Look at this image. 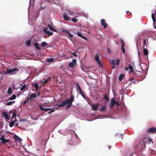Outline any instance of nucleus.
<instances>
[{"label":"nucleus","mask_w":156,"mask_h":156,"mask_svg":"<svg viewBox=\"0 0 156 156\" xmlns=\"http://www.w3.org/2000/svg\"><path fill=\"white\" fill-rule=\"evenodd\" d=\"M15 102V101H10L9 102L6 103V105H12L14 104Z\"/></svg>","instance_id":"473e14b6"},{"label":"nucleus","mask_w":156,"mask_h":156,"mask_svg":"<svg viewBox=\"0 0 156 156\" xmlns=\"http://www.w3.org/2000/svg\"><path fill=\"white\" fill-rule=\"evenodd\" d=\"M63 9V8H61V9H62V10L63 11H64V10Z\"/></svg>","instance_id":"bf43d9fd"},{"label":"nucleus","mask_w":156,"mask_h":156,"mask_svg":"<svg viewBox=\"0 0 156 156\" xmlns=\"http://www.w3.org/2000/svg\"><path fill=\"white\" fill-rule=\"evenodd\" d=\"M14 124V123L13 121L11 122L9 124V126L10 127H12Z\"/></svg>","instance_id":"58836bf2"},{"label":"nucleus","mask_w":156,"mask_h":156,"mask_svg":"<svg viewBox=\"0 0 156 156\" xmlns=\"http://www.w3.org/2000/svg\"><path fill=\"white\" fill-rule=\"evenodd\" d=\"M80 94L81 95V96L84 98H85V96H84V95L83 94L82 91L81 92H80Z\"/></svg>","instance_id":"37998d69"},{"label":"nucleus","mask_w":156,"mask_h":156,"mask_svg":"<svg viewBox=\"0 0 156 156\" xmlns=\"http://www.w3.org/2000/svg\"><path fill=\"white\" fill-rule=\"evenodd\" d=\"M147 139L148 142V144H150L151 143L152 144L153 143V142L152 141V140L151 139L150 137H148Z\"/></svg>","instance_id":"c756f323"},{"label":"nucleus","mask_w":156,"mask_h":156,"mask_svg":"<svg viewBox=\"0 0 156 156\" xmlns=\"http://www.w3.org/2000/svg\"><path fill=\"white\" fill-rule=\"evenodd\" d=\"M155 28L156 29V25L155 26Z\"/></svg>","instance_id":"680f3d73"},{"label":"nucleus","mask_w":156,"mask_h":156,"mask_svg":"<svg viewBox=\"0 0 156 156\" xmlns=\"http://www.w3.org/2000/svg\"><path fill=\"white\" fill-rule=\"evenodd\" d=\"M26 88L27 85L26 84H24L21 87L20 90L21 91H23L25 90Z\"/></svg>","instance_id":"5701e85b"},{"label":"nucleus","mask_w":156,"mask_h":156,"mask_svg":"<svg viewBox=\"0 0 156 156\" xmlns=\"http://www.w3.org/2000/svg\"><path fill=\"white\" fill-rule=\"evenodd\" d=\"M63 17L64 18V20H70V18L68 17L66 13H64L63 14Z\"/></svg>","instance_id":"4468645a"},{"label":"nucleus","mask_w":156,"mask_h":156,"mask_svg":"<svg viewBox=\"0 0 156 156\" xmlns=\"http://www.w3.org/2000/svg\"><path fill=\"white\" fill-rule=\"evenodd\" d=\"M50 79L51 78L49 77L45 80L44 82V83L45 84L47 83L50 80Z\"/></svg>","instance_id":"ea45409f"},{"label":"nucleus","mask_w":156,"mask_h":156,"mask_svg":"<svg viewBox=\"0 0 156 156\" xmlns=\"http://www.w3.org/2000/svg\"><path fill=\"white\" fill-rule=\"evenodd\" d=\"M144 54L145 55H147L148 52L147 49L145 48L143 50Z\"/></svg>","instance_id":"b1692460"},{"label":"nucleus","mask_w":156,"mask_h":156,"mask_svg":"<svg viewBox=\"0 0 156 156\" xmlns=\"http://www.w3.org/2000/svg\"><path fill=\"white\" fill-rule=\"evenodd\" d=\"M95 60L97 62L98 64L99 65V66H100L101 67H102L103 66L102 64L100 59V58H99V55L98 54H97L96 55H95Z\"/></svg>","instance_id":"f03ea898"},{"label":"nucleus","mask_w":156,"mask_h":156,"mask_svg":"<svg viewBox=\"0 0 156 156\" xmlns=\"http://www.w3.org/2000/svg\"><path fill=\"white\" fill-rule=\"evenodd\" d=\"M43 32L44 33L48 35L49 36L53 34V32H51L47 30L46 29H44Z\"/></svg>","instance_id":"9d476101"},{"label":"nucleus","mask_w":156,"mask_h":156,"mask_svg":"<svg viewBox=\"0 0 156 156\" xmlns=\"http://www.w3.org/2000/svg\"><path fill=\"white\" fill-rule=\"evenodd\" d=\"M16 98V95L15 94H13L11 97H9V99L10 100H12L15 99Z\"/></svg>","instance_id":"6ab92c4d"},{"label":"nucleus","mask_w":156,"mask_h":156,"mask_svg":"<svg viewBox=\"0 0 156 156\" xmlns=\"http://www.w3.org/2000/svg\"><path fill=\"white\" fill-rule=\"evenodd\" d=\"M48 27L49 28V29L51 30H52L53 31H55V30L53 27L52 26H51L50 24H48Z\"/></svg>","instance_id":"4be33fe9"},{"label":"nucleus","mask_w":156,"mask_h":156,"mask_svg":"<svg viewBox=\"0 0 156 156\" xmlns=\"http://www.w3.org/2000/svg\"><path fill=\"white\" fill-rule=\"evenodd\" d=\"M115 101L114 98H113L111 100L110 103L109 104V108H112L114 106L115 104Z\"/></svg>","instance_id":"0eeeda50"},{"label":"nucleus","mask_w":156,"mask_h":156,"mask_svg":"<svg viewBox=\"0 0 156 156\" xmlns=\"http://www.w3.org/2000/svg\"><path fill=\"white\" fill-rule=\"evenodd\" d=\"M138 55L139 56H140V53L139 52H138Z\"/></svg>","instance_id":"6e6d98bb"},{"label":"nucleus","mask_w":156,"mask_h":156,"mask_svg":"<svg viewBox=\"0 0 156 156\" xmlns=\"http://www.w3.org/2000/svg\"><path fill=\"white\" fill-rule=\"evenodd\" d=\"M125 76L124 74H121L120 75L119 77V80L120 81H121L122 80L123 77Z\"/></svg>","instance_id":"aec40b11"},{"label":"nucleus","mask_w":156,"mask_h":156,"mask_svg":"<svg viewBox=\"0 0 156 156\" xmlns=\"http://www.w3.org/2000/svg\"><path fill=\"white\" fill-rule=\"evenodd\" d=\"M4 139L3 138V136H2V137H1L0 138V140L2 141V140H3V139Z\"/></svg>","instance_id":"8fccbe9b"},{"label":"nucleus","mask_w":156,"mask_h":156,"mask_svg":"<svg viewBox=\"0 0 156 156\" xmlns=\"http://www.w3.org/2000/svg\"><path fill=\"white\" fill-rule=\"evenodd\" d=\"M128 69H130L131 72H133V69L132 66L131 65H129L128 67Z\"/></svg>","instance_id":"4c0bfd02"},{"label":"nucleus","mask_w":156,"mask_h":156,"mask_svg":"<svg viewBox=\"0 0 156 156\" xmlns=\"http://www.w3.org/2000/svg\"><path fill=\"white\" fill-rule=\"evenodd\" d=\"M108 52L109 53H110V51H109V49H108Z\"/></svg>","instance_id":"4d7b16f0"},{"label":"nucleus","mask_w":156,"mask_h":156,"mask_svg":"<svg viewBox=\"0 0 156 156\" xmlns=\"http://www.w3.org/2000/svg\"><path fill=\"white\" fill-rule=\"evenodd\" d=\"M48 45V44L44 41L42 42L41 43V45L42 47H44Z\"/></svg>","instance_id":"cd10ccee"},{"label":"nucleus","mask_w":156,"mask_h":156,"mask_svg":"<svg viewBox=\"0 0 156 156\" xmlns=\"http://www.w3.org/2000/svg\"><path fill=\"white\" fill-rule=\"evenodd\" d=\"M101 25L103 26V28H106L107 26V25L105 23V20L104 19H102L101 20Z\"/></svg>","instance_id":"6e6552de"},{"label":"nucleus","mask_w":156,"mask_h":156,"mask_svg":"<svg viewBox=\"0 0 156 156\" xmlns=\"http://www.w3.org/2000/svg\"><path fill=\"white\" fill-rule=\"evenodd\" d=\"M39 107L40 108V109L42 111H48L51 110V108H44L42 107V106L40 105L39 106Z\"/></svg>","instance_id":"ddd939ff"},{"label":"nucleus","mask_w":156,"mask_h":156,"mask_svg":"<svg viewBox=\"0 0 156 156\" xmlns=\"http://www.w3.org/2000/svg\"><path fill=\"white\" fill-rule=\"evenodd\" d=\"M106 110V107L105 105H103L100 109V111L101 112H104Z\"/></svg>","instance_id":"a211bd4d"},{"label":"nucleus","mask_w":156,"mask_h":156,"mask_svg":"<svg viewBox=\"0 0 156 156\" xmlns=\"http://www.w3.org/2000/svg\"><path fill=\"white\" fill-rule=\"evenodd\" d=\"M147 131L150 133H156V128L154 127H151L147 129Z\"/></svg>","instance_id":"39448f33"},{"label":"nucleus","mask_w":156,"mask_h":156,"mask_svg":"<svg viewBox=\"0 0 156 156\" xmlns=\"http://www.w3.org/2000/svg\"><path fill=\"white\" fill-rule=\"evenodd\" d=\"M36 97L37 95L35 93H31V95L29 97H28V98L29 99V100L30 99V100H31Z\"/></svg>","instance_id":"9b49d317"},{"label":"nucleus","mask_w":156,"mask_h":156,"mask_svg":"<svg viewBox=\"0 0 156 156\" xmlns=\"http://www.w3.org/2000/svg\"><path fill=\"white\" fill-rule=\"evenodd\" d=\"M34 46L37 49L40 50H41V48L38 47V43H34Z\"/></svg>","instance_id":"2f4dec72"},{"label":"nucleus","mask_w":156,"mask_h":156,"mask_svg":"<svg viewBox=\"0 0 156 156\" xmlns=\"http://www.w3.org/2000/svg\"><path fill=\"white\" fill-rule=\"evenodd\" d=\"M33 86L35 87V90H36V91L37 92V90L38 89L39 86H38V84L37 83H36L34 84H33Z\"/></svg>","instance_id":"bb28decb"},{"label":"nucleus","mask_w":156,"mask_h":156,"mask_svg":"<svg viewBox=\"0 0 156 156\" xmlns=\"http://www.w3.org/2000/svg\"><path fill=\"white\" fill-rule=\"evenodd\" d=\"M146 41L147 42L148 41V40H146L145 38L144 39L143 42L144 43V45L143 46L144 48H145L147 47V44H146Z\"/></svg>","instance_id":"393cba45"},{"label":"nucleus","mask_w":156,"mask_h":156,"mask_svg":"<svg viewBox=\"0 0 156 156\" xmlns=\"http://www.w3.org/2000/svg\"><path fill=\"white\" fill-rule=\"evenodd\" d=\"M128 68L127 67H125V69L126 70V71H128Z\"/></svg>","instance_id":"864d4df0"},{"label":"nucleus","mask_w":156,"mask_h":156,"mask_svg":"<svg viewBox=\"0 0 156 156\" xmlns=\"http://www.w3.org/2000/svg\"><path fill=\"white\" fill-rule=\"evenodd\" d=\"M152 20H153V23H155L156 21V20H155V19H154Z\"/></svg>","instance_id":"603ef678"},{"label":"nucleus","mask_w":156,"mask_h":156,"mask_svg":"<svg viewBox=\"0 0 156 156\" xmlns=\"http://www.w3.org/2000/svg\"><path fill=\"white\" fill-rule=\"evenodd\" d=\"M29 99L28 98V96L25 99V100L24 101L23 103V105H24L29 100Z\"/></svg>","instance_id":"f704fd0d"},{"label":"nucleus","mask_w":156,"mask_h":156,"mask_svg":"<svg viewBox=\"0 0 156 156\" xmlns=\"http://www.w3.org/2000/svg\"><path fill=\"white\" fill-rule=\"evenodd\" d=\"M68 13L71 16H74L75 13L74 12H73L71 11H69V12H68Z\"/></svg>","instance_id":"a19ab883"},{"label":"nucleus","mask_w":156,"mask_h":156,"mask_svg":"<svg viewBox=\"0 0 156 156\" xmlns=\"http://www.w3.org/2000/svg\"><path fill=\"white\" fill-rule=\"evenodd\" d=\"M104 98L106 100V101H109V98L108 97L106 94H105L104 95Z\"/></svg>","instance_id":"e433bc0d"},{"label":"nucleus","mask_w":156,"mask_h":156,"mask_svg":"<svg viewBox=\"0 0 156 156\" xmlns=\"http://www.w3.org/2000/svg\"><path fill=\"white\" fill-rule=\"evenodd\" d=\"M90 105L93 111H96L97 110L98 106V104L91 105Z\"/></svg>","instance_id":"1a4fd4ad"},{"label":"nucleus","mask_w":156,"mask_h":156,"mask_svg":"<svg viewBox=\"0 0 156 156\" xmlns=\"http://www.w3.org/2000/svg\"><path fill=\"white\" fill-rule=\"evenodd\" d=\"M31 40H28L26 42V44L27 45V46H30L31 44Z\"/></svg>","instance_id":"a878e982"},{"label":"nucleus","mask_w":156,"mask_h":156,"mask_svg":"<svg viewBox=\"0 0 156 156\" xmlns=\"http://www.w3.org/2000/svg\"><path fill=\"white\" fill-rule=\"evenodd\" d=\"M3 114L4 115V116H5L7 120H9V116L8 115L6 112H3Z\"/></svg>","instance_id":"dca6fc26"},{"label":"nucleus","mask_w":156,"mask_h":156,"mask_svg":"<svg viewBox=\"0 0 156 156\" xmlns=\"http://www.w3.org/2000/svg\"><path fill=\"white\" fill-rule=\"evenodd\" d=\"M63 31L64 32H65V33H67V34L69 33V31L68 30H64Z\"/></svg>","instance_id":"49530a36"},{"label":"nucleus","mask_w":156,"mask_h":156,"mask_svg":"<svg viewBox=\"0 0 156 156\" xmlns=\"http://www.w3.org/2000/svg\"><path fill=\"white\" fill-rule=\"evenodd\" d=\"M76 65V60L75 59H73L72 61L69 64V66L72 68H74Z\"/></svg>","instance_id":"20e7f679"},{"label":"nucleus","mask_w":156,"mask_h":156,"mask_svg":"<svg viewBox=\"0 0 156 156\" xmlns=\"http://www.w3.org/2000/svg\"><path fill=\"white\" fill-rule=\"evenodd\" d=\"M13 137L16 141L19 142H21L22 141V139L21 138L16 135L14 136Z\"/></svg>","instance_id":"f8f14e48"},{"label":"nucleus","mask_w":156,"mask_h":156,"mask_svg":"<svg viewBox=\"0 0 156 156\" xmlns=\"http://www.w3.org/2000/svg\"><path fill=\"white\" fill-rule=\"evenodd\" d=\"M76 85L77 87V90L79 91V92L82 91V89L78 83H76Z\"/></svg>","instance_id":"412c9836"},{"label":"nucleus","mask_w":156,"mask_h":156,"mask_svg":"<svg viewBox=\"0 0 156 156\" xmlns=\"http://www.w3.org/2000/svg\"><path fill=\"white\" fill-rule=\"evenodd\" d=\"M77 35L78 36L81 37L83 39H84L85 40H87V38L86 37H85V36H83L82 34L80 32H78L77 33Z\"/></svg>","instance_id":"2eb2a0df"},{"label":"nucleus","mask_w":156,"mask_h":156,"mask_svg":"<svg viewBox=\"0 0 156 156\" xmlns=\"http://www.w3.org/2000/svg\"><path fill=\"white\" fill-rule=\"evenodd\" d=\"M18 71L19 69L17 68H15L12 69H9L8 68H7V73H12V74H13Z\"/></svg>","instance_id":"7ed1b4c3"},{"label":"nucleus","mask_w":156,"mask_h":156,"mask_svg":"<svg viewBox=\"0 0 156 156\" xmlns=\"http://www.w3.org/2000/svg\"><path fill=\"white\" fill-rule=\"evenodd\" d=\"M11 89H12V88H11V87H9L8 88V91H7V93L9 95L11 94L12 93V91H11Z\"/></svg>","instance_id":"72a5a7b5"},{"label":"nucleus","mask_w":156,"mask_h":156,"mask_svg":"<svg viewBox=\"0 0 156 156\" xmlns=\"http://www.w3.org/2000/svg\"><path fill=\"white\" fill-rule=\"evenodd\" d=\"M54 60V59L53 58H48L46 59V61L49 62H53Z\"/></svg>","instance_id":"c85d7f7f"},{"label":"nucleus","mask_w":156,"mask_h":156,"mask_svg":"<svg viewBox=\"0 0 156 156\" xmlns=\"http://www.w3.org/2000/svg\"><path fill=\"white\" fill-rule=\"evenodd\" d=\"M55 110H51V111H50L48 113V114H50L52 112H53L55 111Z\"/></svg>","instance_id":"a18cd8bd"},{"label":"nucleus","mask_w":156,"mask_h":156,"mask_svg":"<svg viewBox=\"0 0 156 156\" xmlns=\"http://www.w3.org/2000/svg\"><path fill=\"white\" fill-rule=\"evenodd\" d=\"M37 94H38V96H39V95L40 94V93H39Z\"/></svg>","instance_id":"052dcab7"},{"label":"nucleus","mask_w":156,"mask_h":156,"mask_svg":"<svg viewBox=\"0 0 156 156\" xmlns=\"http://www.w3.org/2000/svg\"><path fill=\"white\" fill-rule=\"evenodd\" d=\"M120 62L119 60L117 59L115 60H113L111 61V63L113 66L118 65Z\"/></svg>","instance_id":"423d86ee"},{"label":"nucleus","mask_w":156,"mask_h":156,"mask_svg":"<svg viewBox=\"0 0 156 156\" xmlns=\"http://www.w3.org/2000/svg\"><path fill=\"white\" fill-rule=\"evenodd\" d=\"M72 21L74 23H76L77 21V20L75 18H73L72 19Z\"/></svg>","instance_id":"79ce46f5"},{"label":"nucleus","mask_w":156,"mask_h":156,"mask_svg":"<svg viewBox=\"0 0 156 156\" xmlns=\"http://www.w3.org/2000/svg\"><path fill=\"white\" fill-rule=\"evenodd\" d=\"M142 70L143 71V69L142 68Z\"/></svg>","instance_id":"0e129e2a"},{"label":"nucleus","mask_w":156,"mask_h":156,"mask_svg":"<svg viewBox=\"0 0 156 156\" xmlns=\"http://www.w3.org/2000/svg\"><path fill=\"white\" fill-rule=\"evenodd\" d=\"M68 35L70 37H73V35L72 34H71L70 33V32H69V33H68Z\"/></svg>","instance_id":"c03bdc74"},{"label":"nucleus","mask_w":156,"mask_h":156,"mask_svg":"<svg viewBox=\"0 0 156 156\" xmlns=\"http://www.w3.org/2000/svg\"><path fill=\"white\" fill-rule=\"evenodd\" d=\"M113 66L112 67V69H115V66Z\"/></svg>","instance_id":"5fc2aeb1"},{"label":"nucleus","mask_w":156,"mask_h":156,"mask_svg":"<svg viewBox=\"0 0 156 156\" xmlns=\"http://www.w3.org/2000/svg\"><path fill=\"white\" fill-rule=\"evenodd\" d=\"M16 111H15L13 112L12 118H14L16 117Z\"/></svg>","instance_id":"c9c22d12"},{"label":"nucleus","mask_w":156,"mask_h":156,"mask_svg":"<svg viewBox=\"0 0 156 156\" xmlns=\"http://www.w3.org/2000/svg\"><path fill=\"white\" fill-rule=\"evenodd\" d=\"M115 104H116L117 105H118V106H120V104L119 103H117V102H115Z\"/></svg>","instance_id":"3c124183"},{"label":"nucleus","mask_w":156,"mask_h":156,"mask_svg":"<svg viewBox=\"0 0 156 156\" xmlns=\"http://www.w3.org/2000/svg\"><path fill=\"white\" fill-rule=\"evenodd\" d=\"M145 145V148L146 147V145Z\"/></svg>","instance_id":"e2e57ef3"},{"label":"nucleus","mask_w":156,"mask_h":156,"mask_svg":"<svg viewBox=\"0 0 156 156\" xmlns=\"http://www.w3.org/2000/svg\"><path fill=\"white\" fill-rule=\"evenodd\" d=\"M111 147H112L111 146H109L108 147V148H109V149H110Z\"/></svg>","instance_id":"13d9d810"},{"label":"nucleus","mask_w":156,"mask_h":156,"mask_svg":"<svg viewBox=\"0 0 156 156\" xmlns=\"http://www.w3.org/2000/svg\"><path fill=\"white\" fill-rule=\"evenodd\" d=\"M73 55L75 56V57H76L77 56V55L76 54V52H73L72 54Z\"/></svg>","instance_id":"09e8293b"},{"label":"nucleus","mask_w":156,"mask_h":156,"mask_svg":"<svg viewBox=\"0 0 156 156\" xmlns=\"http://www.w3.org/2000/svg\"><path fill=\"white\" fill-rule=\"evenodd\" d=\"M121 41L122 42V52H123V53H125V49L124 48V43L123 42V40L122 39L121 40Z\"/></svg>","instance_id":"f3484780"},{"label":"nucleus","mask_w":156,"mask_h":156,"mask_svg":"<svg viewBox=\"0 0 156 156\" xmlns=\"http://www.w3.org/2000/svg\"><path fill=\"white\" fill-rule=\"evenodd\" d=\"M151 17H152V18L153 19H155V17L154 15V14L153 13H152L151 14Z\"/></svg>","instance_id":"de8ad7c7"},{"label":"nucleus","mask_w":156,"mask_h":156,"mask_svg":"<svg viewBox=\"0 0 156 156\" xmlns=\"http://www.w3.org/2000/svg\"><path fill=\"white\" fill-rule=\"evenodd\" d=\"M74 99V96L73 94L71 95L69 99H67L62 102H59L58 105V107L56 109H58V107H63L66 105H67L66 106V108L67 109L69 108L72 105V103Z\"/></svg>","instance_id":"f257e3e1"},{"label":"nucleus","mask_w":156,"mask_h":156,"mask_svg":"<svg viewBox=\"0 0 156 156\" xmlns=\"http://www.w3.org/2000/svg\"><path fill=\"white\" fill-rule=\"evenodd\" d=\"M10 141L8 139H4L2 140V143L4 144H6V143L9 142Z\"/></svg>","instance_id":"7c9ffc66"}]
</instances>
